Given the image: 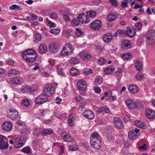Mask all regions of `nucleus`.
Instances as JSON below:
<instances>
[{"mask_svg":"<svg viewBox=\"0 0 155 155\" xmlns=\"http://www.w3.org/2000/svg\"><path fill=\"white\" fill-rule=\"evenodd\" d=\"M21 78L20 77H16L11 78L10 80V82L14 84H19L21 81Z\"/></svg>","mask_w":155,"mask_h":155,"instance_id":"28","label":"nucleus"},{"mask_svg":"<svg viewBox=\"0 0 155 155\" xmlns=\"http://www.w3.org/2000/svg\"><path fill=\"white\" fill-rule=\"evenodd\" d=\"M79 21L82 23H86L89 22V18L87 15L81 14L77 17Z\"/></svg>","mask_w":155,"mask_h":155,"instance_id":"14","label":"nucleus"},{"mask_svg":"<svg viewBox=\"0 0 155 155\" xmlns=\"http://www.w3.org/2000/svg\"><path fill=\"white\" fill-rule=\"evenodd\" d=\"M63 17L66 22H68L70 21V18L67 15H64L63 16Z\"/></svg>","mask_w":155,"mask_h":155,"instance_id":"60","label":"nucleus"},{"mask_svg":"<svg viewBox=\"0 0 155 155\" xmlns=\"http://www.w3.org/2000/svg\"><path fill=\"white\" fill-rule=\"evenodd\" d=\"M59 148L60 149V153L62 154L64 152V146L63 144H61L60 145H59Z\"/></svg>","mask_w":155,"mask_h":155,"instance_id":"59","label":"nucleus"},{"mask_svg":"<svg viewBox=\"0 0 155 155\" xmlns=\"http://www.w3.org/2000/svg\"><path fill=\"white\" fill-rule=\"evenodd\" d=\"M90 144L91 146L94 149H98L101 146L102 143L101 140H91Z\"/></svg>","mask_w":155,"mask_h":155,"instance_id":"13","label":"nucleus"},{"mask_svg":"<svg viewBox=\"0 0 155 155\" xmlns=\"http://www.w3.org/2000/svg\"><path fill=\"white\" fill-rule=\"evenodd\" d=\"M79 61V59L76 57H73L70 60L69 62L71 64H76L78 63Z\"/></svg>","mask_w":155,"mask_h":155,"instance_id":"38","label":"nucleus"},{"mask_svg":"<svg viewBox=\"0 0 155 155\" xmlns=\"http://www.w3.org/2000/svg\"><path fill=\"white\" fill-rule=\"evenodd\" d=\"M21 55L24 60L30 63L34 62L37 57V53L31 49H28L24 51Z\"/></svg>","mask_w":155,"mask_h":155,"instance_id":"1","label":"nucleus"},{"mask_svg":"<svg viewBox=\"0 0 155 155\" xmlns=\"http://www.w3.org/2000/svg\"><path fill=\"white\" fill-rule=\"evenodd\" d=\"M135 26L136 29L137 30L140 31L142 29V24L140 22H138L135 24Z\"/></svg>","mask_w":155,"mask_h":155,"instance_id":"41","label":"nucleus"},{"mask_svg":"<svg viewBox=\"0 0 155 155\" xmlns=\"http://www.w3.org/2000/svg\"><path fill=\"white\" fill-rule=\"evenodd\" d=\"M25 141V139L24 137H16L14 140V146L16 148L21 147L24 144Z\"/></svg>","mask_w":155,"mask_h":155,"instance_id":"4","label":"nucleus"},{"mask_svg":"<svg viewBox=\"0 0 155 155\" xmlns=\"http://www.w3.org/2000/svg\"><path fill=\"white\" fill-rule=\"evenodd\" d=\"M135 67L136 69L140 71L143 69V66L141 64L140 62L138 61H136L135 64Z\"/></svg>","mask_w":155,"mask_h":155,"instance_id":"36","label":"nucleus"},{"mask_svg":"<svg viewBox=\"0 0 155 155\" xmlns=\"http://www.w3.org/2000/svg\"><path fill=\"white\" fill-rule=\"evenodd\" d=\"M110 2L113 6H115L118 4V2L116 0H110Z\"/></svg>","mask_w":155,"mask_h":155,"instance_id":"63","label":"nucleus"},{"mask_svg":"<svg viewBox=\"0 0 155 155\" xmlns=\"http://www.w3.org/2000/svg\"><path fill=\"white\" fill-rule=\"evenodd\" d=\"M22 104L26 107L28 106L29 105V101L27 99H24L21 102Z\"/></svg>","mask_w":155,"mask_h":155,"instance_id":"51","label":"nucleus"},{"mask_svg":"<svg viewBox=\"0 0 155 155\" xmlns=\"http://www.w3.org/2000/svg\"><path fill=\"white\" fill-rule=\"evenodd\" d=\"M47 46L45 44H42L39 46L38 51L40 53H44L47 51Z\"/></svg>","mask_w":155,"mask_h":155,"instance_id":"32","label":"nucleus"},{"mask_svg":"<svg viewBox=\"0 0 155 155\" xmlns=\"http://www.w3.org/2000/svg\"><path fill=\"white\" fill-rule=\"evenodd\" d=\"M70 73L72 76H77L78 75L79 71L76 68H73L71 70Z\"/></svg>","mask_w":155,"mask_h":155,"instance_id":"37","label":"nucleus"},{"mask_svg":"<svg viewBox=\"0 0 155 155\" xmlns=\"http://www.w3.org/2000/svg\"><path fill=\"white\" fill-rule=\"evenodd\" d=\"M68 148L69 150L73 151L78 150V147L77 145H71L69 146Z\"/></svg>","mask_w":155,"mask_h":155,"instance_id":"47","label":"nucleus"},{"mask_svg":"<svg viewBox=\"0 0 155 155\" xmlns=\"http://www.w3.org/2000/svg\"><path fill=\"white\" fill-rule=\"evenodd\" d=\"M102 82V78L100 77H97L95 81V84L96 85H98Z\"/></svg>","mask_w":155,"mask_h":155,"instance_id":"45","label":"nucleus"},{"mask_svg":"<svg viewBox=\"0 0 155 155\" xmlns=\"http://www.w3.org/2000/svg\"><path fill=\"white\" fill-rule=\"evenodd\" d=\"M94 90L97 93H100L101 92V90L100 87L97 86H95L94 87Z\"/></svg>","mask_w":155,"mask_h":155,"instance_id":"56","label":"nucleus"},{"mask_svg":"<svg viewBox=\"0 0 155 155\" xmlns=\"http://www.w3.org/2000/svg\"><path fill=\"white\" fill-rule=\"evenodd\" d=\"M66 47L63 48L61 52V54L63 56H68L70 55L74 49L72 48L71 45L69 43L65 45Z\"/></svg>","mask_w":155,"mask_h":155,"instance_id":"3","label":"nucleus"},{"mask_svg":"<svg viewBox=\"0 0 155 155\" xmlns=\"http://www.w3.org/2000/svg\"><path fill=\"white\" fill-rule=\"evenodd\" d=\"M127 107L130 109H134L137 107L136 103L133 100L128 99L125 101Z\"/></svg>","mask_w":155,"mask_h":155,"instance_id":"16","label":"nucleus"},{"mask_svg":"<svg viewBox=\"0 0 155 155\" xmlns=\"http://www.w3.org/2000/svg\"><path fill=\"white\" fill-rule=\"evenodd\" d=\"M60 32V30L59 29H52L50 30V32L54 34H59Z\"/></svg>","mask_w":155,"mask_h":155,"instance_id":"48","label":"nucleus"},{"mask_svg":"<svg viewBox=\"0 0 155 155\" xmlns=\"http://www.w3.org/2000/svg\"><path fill=\"white\" fill-rule=\"evenodd\" d=\"M97 112L99 113H109L110 112L109 108L106 106H104L100 108H99L97 110Z\"/></svg>","mask_w":155,"mask_h":155,"instance_id":"30","label":"nucleus"},{"mask_svg":"<svg viewBox=\"0 0 155 155\" xmlns=\"http://www.w3.org/2000/svg\"><path fill=\"white\" fill-rule=\"evenodd\" d=\"M49 16L50 18L54 19H57L58 18L57 15L54 12H52L49 14Z\"/></svg>","mask_w":155,"mask_h":155,"instance_id":"54","label":"nucleus"},{"mask_svg":"<svg viewBox=\"0 0 155 155\" xmlns=\"http://www.w3.org/2000/svg\"><path fill=\"white\" fill-rule=\"evenodd\" d=\"M2 128L4 130L10 131L12 130V125L10 122L6 121L2 124Z\"/></svg>","mask_w":155,"mask_h":155,"instance_id":"15","label":"nucleus"},{"mask_svg":"<svg viewBox=\"0 0 155 155\" xmlns=\"http://www.w3.org/2000/svg\"><path fill=\"white\" fill-rule=\"evenodd\" d=\"M143 76V74L141 72L137 73L136 76V79L137 80H140L142 78Z\"/></svg>","mask_w":155,"mask_h":155,"instance_id":"55","label":"nucleus"},{"mask_svg":"<svg viewBox=\"0 0 155 155\" xmlns=\"http://www.w3.org/2000/svg\"><path fill=\"white\" fill-rule=\"evenodd\" d=\"M59 46L57 44L51 43L49 45V50L51 53H54L59 50Z\"/></svg>","mask_w":155,"mask_h":155,"instance_id":"17","label":"nucleus"},{"mask_svg":"<svg viewBox=\"0 0 155 155\" xmlns=\"http://www.w3.org/2000/svg\"><path fill=\"white\" fill-rule=\"evenodd\" d=\"M61 137L64 141L67 142H72L74 141V138L70 134L65 132H63L61 134Z\"/></svg>","mask_w":155,"mask_h":155,"instance_id":"10","label":"nucleus"},{"mask_svg":"<svg viewBox=\"0 0 155 155\" xmlns=\"http://www.w3.org/2000/svg\"><path fill=\"white\" fill-rule=\"evenodd\" d=\"M80 56L85 61L89 60L91 58V56L90 54L84 52H81L80 54Z\"/></svg>","mask_w":155,"mask_h":155,"instance_id":"24","label":"nucleus"},{"mask_svg":"<svg viewBox=\"0 0 155 155\" xmlns=\"http://www.w3.org/2000/svg\"><path fill=\"white\" fill-rule=\"evenodd\" d=\"M48 26L50 27H55V26H56V24H55L53 22H52L50 21H49L48 22Z\"/></svg>","mask_w":155,"mask_h":155,"instance_id":"62","label":"nucleus"},{"mask_svg":"<svg viewBox=\"0 0 155 155\" xmlns=\"http://www.w3.org/2000/svg\"><path fill=\"white\" fill-rule=\"evenodd\" d=\"M84 117L89 119H93L94 117L93 112L91 110H86L83 114Z\"/></svg>","mask_w":155,"mask_h":155,"instance_id":"22","label":"nucleus"},{"mask_svg":"<svg viewBox=\"0 0 155 155\" xmlns=\"http://www.w3.org/2000/svg\"><path fill=\"white\" fill-rule=\"evenodd\" d=\"M9 9L11 10H19L20 9V7L18 5H13L10 6L9 7Z\"/></svg>","mask_w":155,"mask_h":155,"instance_id":"50","label":"nucleus"},{"mask_svg":"<svg viewBox=\"0 0 155 155\" xmlns=\"http://www.w3.org/2000/svg\"><path fill=\"white\" fill-rule=\"evenodd\" d=\"M122 71V70L121 68H118V70L115 72V75L116 76H119L121 74Z\"/></svg>","mask_w":155,"mask_h":155,"instance_id":"61","label":"nucleus"},{"mask_svg":"<svg viewBox=\"0 0 155 155\" xmlns=\"http://www.w3.org/2000/svg\"><path fill=\"white\" fill-rule=\"evenodd\" d=\"M113 122L115 125L118 128L121 129L123 127V123L122 120L118 118H114L113 119Z\"/></svg>","mask_w":155,"mask_h":155,"instance_id":"19","label":"nucleus"},{"mask_svg":"<svg viewBox=\"0 0 155 155\" xmlns=\"http://www.w3.org/2000/svg\"><path fill=\"white\" fill-rule=\"evenodd\" d=\"M75 115L74 114H72L70 115L68 117V123L69 125L71 127H73L75 124Z\"/></svg>","mask_w":155,"mask_h":155,"instance_id":"23","label":"nucleus"},{"mask_svg":"<svg viewBox=\"0 0 155 155\" xmlns=\"http://www.w3.org/2000/svg\"><path fill=\"white\" fill-rule=\"evenodd\" d=\"M121 6L123 8H124L128 7L127 1H121Z\"/></svg>","mask_w":155,"mask_h":155,"instance_id":"58","label":"nucleus"},{"mask_svg":"<svg viewBox=\"0 0 155 155\" xmlns=\"http://www.w3.org/2000/svg\"><path fill=\"white\" fill-rule=\"evenodd\" d=\"M48 100L47 96L44 94H41L35 98V103L37 104H43Z\"/></svg>","mask_w":155,"mask_h":155,"instance_id":"5","label":"nucleus"},{"mask_svg":"<svg viewBox=\"0 0 155 155\" xmlns=\"http://www.w3.org/2000/svg\"><path fill=\"white\" fill-rule=\"evenodd\" d=\"M8 116L9 118L12 120H14L18 117V112L13 107L10 108L8 110Z\"/></svg>","mask_w":155,"mask_h":155,"instance_id":"6","label":"nucleus"},{"mask_svg":"<svg viewBox=\"0 0 155 155\" xmlns=\"http://www.w3.org/2000/svg\"><path fill=\"white\" fill-rule=\"evenodd\" d=\"M122 58L124 60H129L132 58V54L130 53H126L121 54Z\"/></svg>","mask_w":155,"mask_h":155,"instance_id":"31","label":"nucleus"},{"mask_svg":"<svg viewBox=\"0 0 155 155\" xmlns=\"http://www.w3.org/2000/svg\"><path fill=\"white\" fill-rule=\"evenodd\" d=\"M8 145L6 140V137L0 135V149L3 150L7 149L8 147Z\"/></svg>","mask_w":155,"mask_h":155,"instance_id":"8","label":"nucleus"},{"mask_svg":"<svg viewBox=\"0 0 155 155\" xmlns=\"http://www.w3.org/2000/svg\"><path fill=\"white\" fill-rule=\"evenodd\" d=\"M52 131L48 129H45L42 131L41 134L43 135H50L51 134Z\"/></svg>","mask_w":155,"mask_h":155,"instance_id":"44","label":"nucleus"},{"mask_svg":"<svg viewBox=\"0 0 155 155\" xmlns=\"http://www.w3.org/2000/svg\"><path fill=\"white\" fill-rule=\"evenodd\" d=\"M27 18L29 21H35L37 19V16L35 15L31 14L30 15L29 17H28Z\"/></svg>","mask_w":155,"mask_h":155,"instance_id":"42","label":"nucleus"},{"mask_svg":"<svg viewBox=\"0 0 155 155\" xmlns=\"http://www.w3.org/2000/svg\"><path fill=\"white\" fill-rule=\"evenodd\" d=\"M129 91L133 94L137 93L139 91L138 87L137 85L134 84L130 85L128 87Z\"/></svg>","mask_w":155,"mask_h":155,"instance_id":"21","label":"nucleus"},{"mask_svg":"<svg viewBox=\"0 0 155 155\" xmlns=\"http://www.w3.org/2000/svg\"><path fill=\"white\" fill-rule=\"evenodd\" d=\"M113 38V35L110 33H108L105 35L103 37V40L105 42H109Z\"/></svg>","mask_w":155,"mask_h":155,"instance_id":"29","label":"nucleus"},{"mask_svg":"<svg viewBox=\"0 0 155 155\" xmlns=\"http://www.w3.org/2000/svg\"><path fill=\"white\" fill-rule=\"evenodd\" d=\"M117 16V14L116 13H110L107 16V20L109 21H113L116 19Z\"/></svg>","mask_w":155,"mask_h":155,"instance_id":"27","label":"nucleus"},{"mask_svg":"<svg viewBox=\"0 0 155 155\" xmlns=\"http://www.w3.org/2000/svg\"><path fill=\"white\" fill-rule=\"evenodd\" d=\"M155 32L153 30H150L147 34V41L151 45H153L155 43Z\"/></svg>","mask_w":155,"mask_h":155,"instance_id":"2","label":"nucleus"},{"mask_svg":"<svg viewBox=\"0 0 155 155\" xmlns=\"http://www.w3.org/2000/svg\"><path fill=\"white\" fill-rule=\"evenodd\" d=\"M128 137L130 139L134 140L137 137V135L134 133V130H133L129 132Z\"/></svg>","mask_w":155,"mask_h":155,"instance_id":"33","label":"nucleus"},{"mask_svg":"<svg viewBox=\"0 0 155 155\" xmlns=\"http://www.w3.org/2000/svg\"><path fill=\"white\" fill-rule=\"evenodd\" d=\"M35 41L38 42V41L41 40V35L38 34H36L35 35Z\"/></svg>","mask_w":155,"mask_h":155,"instance_id":"53","label":"nucleus"},{"mask_svg":"<svg viewBox=\"0 0 155 155\" xmlns=\"http://www.w3.org/2000/svg\"><path fill=\"white\" fill-rule=\"evenodd\" d=\"M7 62L8 64L10 65H13L15 64L14 61L12 59H9L7 61Z\"/></svg>","mask_w":155,"mask_h":155,"instance_id":"64","label":"nucleus"},{"mask_svg":"<svg viewBox=\"0 0 155 155\" xmlns=\"http://www.w3.org/2000/svg\"><path fill=\"white\" fill-rule=\"evenodd\" d=\"M79 24V21L76 19H73L71 21V25L73 27L78 26Z\"/></svg>","mask_w":155,"mask_h":155,"instance_id":"46","label":"nucleus"},{"mask_svg":"<svg viewBox=\"0 0 155 155\" xmlns=\"http://www.w3.org/2000/svg\"><path fill=\"white\" fill-rule=\"evenodd\" d=\"M19 74V73L18 71L14 69H11L8 71L7 73L8 75L11 77L13 75H18Z\"/></svg>","mask_w":155,"mask_h":155,"instance_id":"34","label":"nucleus"},{"mask_svg":"<svg viewBox=\"0 0 155 155\" xmlns=\"http://www.w3.org/2000/svg\"><path fill=\"white\" fill-rule=\"evenodd\" d=\"M76 32L75 35L77 36H79L81 35L82 34V32L81 30H80L78 28H76Z\"/></svg>","mask_w":155,"mask_h":155,"instance_id":"57","label":"nucleus"},{"mask_svg":"<svg viewBox=\"0 0 155 155\" xmlns=\"http://www.w3.org/2000/svg\"><path fill=\"white\" fill-rule=\"evenodd\" d=\"M136 30L135 28L130 26L128 27L126 31V34L129 37L133 38L136 35Z\"/></svg>","mask_w":155,"mask_h":155,"instance_id":"11","label":"nucleus"},{"mask_svg":"<svg viewBox=\"0 0 155 155\" xmlns=\"http://www.w3.org/2000/svg\"><path fill=\"white\" fill-rule=\"evenodd\" d=\"M77 86L79 90L81 91H84L87 87L86 83L84 80H80L78 82Z\"/></svg>","mask_w":155,"mask_h":155,"instance_id":"18","label":"nucleus"},{"mask_svg":"<svg viewBox=\"0 0 155 155\" xmlns=\"http://www.w3.org/2000/svg\"><path fill=\"white\" fill-rule=\"evenodd\" d=\"M115 68L113 67L109 66L104 69V74L109 75L112 74L114 71Z\"/></svg>","mask_w":155,"mask_h":155,"instance_id":"25","label":"nucleus"},{"mask_svg":"<svg viewBox=\"0 0 155 155\" xmlns=\"http://www.w3.org/2000/svg\"><path fill=\"white\" fill-rule=\"evenodd\" d=\"M134 124L135 125L143 129H145L147 128L145 124L140 120H137L135 121Z\"/></svg>","mask_w":155,"mask_h":155,"instance_id":"26","label":"nucleus"},{"mask_svg":"<svg viewBox=\"0 0 155 155\" xmlns=\"http://www.w3.org/2000/svg\"><path fill=\"white\" fill-rule=\"evenodd\" d=\"M102 25V23L101 21L99 20H96L91 23L90 27L93 30H96L99 29Z\"/></svg>","mask_w":155,"mask_h":155,"instance_id":"9","label":"nucleus"},{"mask_svg":"<svg viewBox=\"0 0 155 155\" xmlns=\"http://www.w3.org/2000/svg\"><path fill=\"white\" fill-rule=\"evenodd\" d=\"M54 91V88L49 84H47L45 86L44 90V93L47 96H51Z\"/></svg>","mask_w":155,"mask_h":155,"instance_id":"7","label":"nucleus"},{"mask_svg":"<svg viewBox=\"0 0 155 155\" xmlns=\"http://www.w3.org/2000/svg\"><path fill=\"white\" fill-rule=\"evenodd\" d=\"M76 99L77 102L81 104L83 103L84 102V99L80 96H77Z\"/></svg>","mask_w":155,"mask_h":155,"instance_id":"52","label":"nucleus"},{"mask_svg":"<svg viewBox=\"0 0 155 155\" xmlns=\"http://www.w3.org/2000/svg\"><path fill=\"white\" fill-rule=\"evenodd\" d=\"M106 62V60L103 58H99L97 60V64L100 65H102Z\"/></svg>","mask_w":155,"mask_h":155,"instance_id":"40","label":"nucleus"},{"mask_svg":"<svg viewBox=\"0 0 155 155\" xmlns=\"http://www.w3.org/2000/svg\"><path fill=\"white\" fill-rule=\"evenodd\" d=\"M56 68L58 74L62 76H64V74L62 71V69L61 68V67L59 66H57Z\"/></svg>","mask_w":155,"mask_h":155,"instance_id":"49","label":"nucleus"},{"mask_svg":"<svg viewBox=\"0 0 155 155\" xmlns=\"http://www.w3.org/2000/svg\"><path fill=\"white\" fill-rule=\"evenodd\" d=\"M86 14L88 17H89L92 18L94 17L96 15V12L92 10L87 12Z\"/></svg>","mask_w":155,"mask_h":155,"instance_id":"39","label":"nucleus"},{"mask_svg":"<svg viewBox=\"0 0 155 155\" xmlns=\"http://www.w3.org/2000/svg\"><path fill=\"white\" fill-rule=\"evenodd\" d=\"M91 140H94L95 139L96 140H101L100 135L96 132H94L91 134Z\"/></svg>","mask_w":155,"mask_h":155,"instance_id":"35","label":"nucleus"},{"mask_svg":"<svg viewBox=\"0 0 155 155\" xmlns=\"http://www.w3.org/2000/svg\"><path fill=\"white\" fill-rule=\"evenodd\" d=\"M121 47L123 50H127L131 48V43L128 40H123L121 41Z\"/></svg>","mask_w":155,"mask_h":155,"instance_id":"12","label":"nucleus"},{"mask_svg":"<svg viewBox=\"0 0 155 155\" xmlns=\"http://www.w3.org/2000/svg\"><path fill=\"white\" fill-rule=\"evenodd\" d=\"M145 115L148 118L152 119L154 118L155 112L151 110L147 109L145 111Z\"/></svg>","mask_w":155,"mask_h":155,"instance_id":"20","label":"nucleus"},{"mask_svg":"<svg viewBox=\"0 0 155 155\" xmlns=\"http://www.w3.org/2000/svg\"><path fill=\"white\" fill-rule=\"evenodd\" d=\"M30 150L31 149L29 147H26L22 149L21 150L25 153L28 154L30 153Z\"/></svg>","mask_w":155,"mask_h":155,"instance_id":"43","label":"nucleus"}]
</instances>
